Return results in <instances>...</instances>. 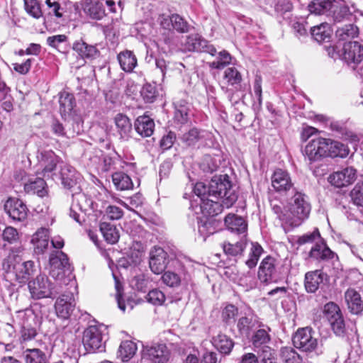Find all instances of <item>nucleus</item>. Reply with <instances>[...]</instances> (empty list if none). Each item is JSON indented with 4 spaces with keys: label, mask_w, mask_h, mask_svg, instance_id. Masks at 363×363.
Listing matches in <instances>:
<instances>
[{
    "label": "nucleus",
    "mask_w": 363,
    "mask_h": 363,
    "mask_svg": "<svg viewBox=\"0 0 363 363\" xmlns=\"http://www.w3.org/2000/svg\"><path fill=\"white\" fill-rule=\"evenodd\" d=\"M223 79L226 81L228 85L235 86L241 83L242 77L236 67H230L225 69Z\"/></svg>",
    "instance_id": "obj_48"
},
{
    "label": "nucleus",
    "mask_w": 363,
    "mask_h": 363,
    "mask_svg": "<svg viewBox=\"0 0 363 363\" xmlns=\"http://www.w3.org/2000/svg\"><path fill=\"white\" fill-rule=\"evenodd\" d=\"M238 314V309L233 305L226 306L222 311V320L226 324L235 322V318Z\"/></svg>",
    "instance_id": "obj_58"
},
{
    "label": "nucleus",
    "mask_w": 363,
    "mask_h": 363,
    "mask_svg": "<svg viewBox=\"0 0 363 363\" xmlns=\"http://www.w3.org/2000/svg\"><path fill=\"white\" fill-rule=\"evenodd\" d=\"M320 236L319 230L318 228H315L311 233H307L298 238L297 242L299 245H304L306 243H311L315 241L317 238H319Z\"/></svg>",
    "instance_id": "obj_63"
},
{
    "label": "nucleus",
    "mask_w": 363,
    "mask_h": 363,
    "mask_svg": "<svg viewBox=\"0 0 363 363\" xmlns=\"http://www.w3.org/2000/svg\"><path fill=\"white\" fill-rule=\"evenodd\" d=\"M146 298L149 303L157 306L162 305L166 299L164 293L157 289L150 291Z\"/></svg>",
    "instance_id": "obj_57"
},
{
    "label": "nucleus",
    "mask_w": 363,
    "mask_h": 363,
    "mask_svg": "<svg viewBox=\"0 0 363 363\" xmlns=\"http://www.w3.org/2000/svg\"><path fill=\"white\" fill-rule=\"evenodd\" d=\"M279 356L285 363H302L301 357L291 347H281Z\"/></svg>",
    "instance_id": "obj_47"
},
{
    "label": "nucleus",
    "mask_w": 363,
    "mask_h": 363,
    "mask_svg": "<svg viewBox=\"0 0 363 363\" xmlns=\"http://www.w3.org/2000/svg\"><path fill=\"white\" fill-rule=\"evenodd\" d=\"M262 252L263 248L259 243L251 242L248 258L245 260V264L249 269H253L256 267Z\"/></svg>",
    "instance_id": "obj_46"
},
{
    "label": "nucleus",
    "mask_w": 363,
    "mask_h": 363,
    "mask_svg": "<svg viewBox=\"0 0 363 363\" xmlns=\"http://www.w3.org/2000/svg\"><path fill=\"white\" fill-rule=\"evenodd\" d=\"M59 103L62 116L66 118L69 116L75 105L74 96L69 93H63L60 96Z\"/></svg>",
    "instance_id": "obj_41"
},
{
    "label": "nucleus",
    "mask_w": 363,
    "mask_h": 363,
    "mask_svg": "<svg viewBox=\"0 0 363 363\" xmlns=\"http://www.w3.org/2000/svg\"><path fill=\"white\" fill-rule=\"evenodd\" d=\"M255 324L252 317L243 316L238 319L237 328L242 335H249Z\"/></svg>",
    "instance_id": "obj_53"
},
{
    "label": "nucleus",
    "mask_w": 363,
    "mask_h": 363,
    "mask_svg": "<svg viewBox=\"0 0 363 363\" xmlns=\"http://www.w3.org/2000/svg\"><path fill=\"white\" fill-rule=\"evenodd\" d=\"M200 207L204 215L213 217L220 213L223 208H225V206L224 205L223 200H221V202H219L206 198L201 199Z\"/></svg>",
    "instance_id": "obj_27"
},
{
    "label": "nucleus",
    "mask_w": 363,
    "mask_h": 363,
    "mask_svg": "<svg viewBox=\"0 0 363 363\" xmlns=\"http://www.w3.org/2000/svg\"><path fill=\"white\" fill-rule=\"evenodd\" d=\"M357 178V169L353 167H347L330 174L328 177V181L333 186L341 188L352 184Z\"/></svg>",
    "instance_id": "obj_13"
},
{
    "label": "nucleus",
    "mask_w": 363,
    "mask_h": 363,
    "mask_svg": "<svg viewBox=\"0 0 363 363\" xmlns=\"http://www.w3.org/2000/svg\"><path fill=\"white\" fill-rule=\"evenodd\" d=\"M118 60L121 69L126 72H130L137 65V58L133 52L125 50L118 55Z\"/></svg>",
    "instance_id": "obj_32"
},
{
    "label": "nucleus",
    "mask_w": 363,
    "mask_h": 363,
    "mask_svg": "<svg viewBox=\"0 0 363 363\" xmlns=\"http://www.w3.org/2000/svg\"><path fill=\"white\" fill-rule=\"evenodd\" d=\"M202 138L201 132L197 128H191L182 137V140L188 146L195 145Z\"/></svg>",
    "instance_id": "obj_52"
},
{
    "label": "nucleus",
    "mask_w": 363,
    "mask_h": 363,
    "mask_svg": "<svg viewBox=\"0 0 363 363\" xmlns=\"http://www.w3.org/2000/svg\"><path fill=\"white\" fill-rule=\"evenodd\" d=\"M36 315L33 313L27 315L21 330V343L30 341L36 337Z\"/></svg>",
    "instance_id": "obj_22"
},
{
    "label": "nucleus",
    "mask_w": 363,
    "mask_h": 363,
    "mask_svg": "<svg viewBox=\"0 0 363 363\" xmlns=\"http://www.w3.org/2000/svg\"><path fill=\"white\" fill-rule=\"evenodd\" d=\"M4 210L13 220H23L27 217L28 208L25 203L18 199H9L4 204Z\"/></svg>",
    "instance_id": "obj_17"
},
{
    "label": "nucleus",
    "mask_w": 363,
    "mask_h": 363,
    "mask_svg": "<svg viewBox=\"0 0 363 363\" xmlns=\"http://www.w3.org/2000/svg\"><path fill=\"white\" fill-rule=\"evenodd\" d=\"M272 185L276 191L284 193L292 189L294 184L289 174L286 171L278 169L272 176Z\"/></svg>",
    "instance_id": "obj_18"
},
{
    "label": "nucleus",
    "mask_w": 363,
    "mask_h": 363,
    "mask_svg": "<svg viewBox=\"0 0 363 363\" xmlns=\"http://www.w3.org/2000/svg\"><path fill=\"white\" fill-rule=\"evenodd\" d=\"M8 270L12 267L13 272L19 283H26L35 272L33 261H24L18 255H9L8 258Z\"/></svg>",
    "instance_id": "obj_4"
},
{
    "label": "nucleus",
    "mask_w": 363,
    "mask_h": 363,
    "mask_svg": "<svg viewBox=\"0 0 363 363\" xmlns=\"http://www.w3.org/2000/svg\"><path fill=\"white\" fill-rule=\"evenodd\" d=\"M155 128L154 121L148 116H138L135 122V129L142 137H150L152 135Z\"/></svg>",
    "instance_id": "obj_25"
},
{
    "label": "nucleus",
    "mask_w": 363,
    "mask_h": 363,
    "mask_svg": "<svg viewBox=\"0 0 363 363\" xmlns=\"http://www.w3.org/2000/svg\"><path fill=\"white\" fill-rule=\"evenodd\" d=\"M358 35L359 28L353 24H348L339 28L335 33L339 43H341V42L347 43L352 41V40L357 38Z\"/></svg>",
    "instance_id": "obj_30"
},
{
    "label": "nucleus",
    "mask_w": 363,
    "mask_h": 363,
    "mask_svg": "<svg viewBox=\"0 0 363 363\" xmlns=\"http://www.w3.org/2000/svg\"><path fill=\"white\" fill-rule=\"evenodd\" d=\"M172 29L175 30L179 33H188L190 29L189 23L179 14H172Z\"/></svg>",
    "instance_id": "obj_51"
},
{
    "label": "nucleus",
    "mask_w": 363,
    "mask_h": 363,
    "mask_svg": "<svg viewBox=\"0 0 363 363\" xmlns=\"http://www.w3.org/2000/svg\"><path fill=\"white\" fill-rule=\"evenodd\" d=\"M147 279L144 274H139L135 276L131 281L133 287L138 291H144L147 286Z\"/></svg>",
    "instance_id": "obj_64"
},
{
    "label": "nucleus",
    "mask_w": 363,
    "mask_h": 363,
    "mask_svg": "<svg viewBox=\"0 0 363 363\" xmlns=\"http://www.w3.org/2000/svg\"><path fill=\"white\" fill-rule=\"evenodd\" d=\"M328 155H327V157H345L348 155L349 149L345 144L339 141L332 140L330 139H328Z\"/></svg>",
    "instance_id": "obj_39"
},
{
    "label": "nucleus",
    "mask_w": 363,
    "mask_h": 363,
    "mask_svg": "<svg viewBox=\"0 0 363 363\" xmlns=\"http://www.w3.org/2000/svg\"><path fill=\"white\" fill-rule=\"evenodd\" d=\"M353 203L357 206H363V183H357L350 193Z\"/></svg>",
    "instance_id": "obj_56"
},
{
    "label": "nucleus",
    "mask_w": 363,
    "mask_h": 363,
    "mask_svg": "<svg viewBox=\"0 0 363 363\" xmlns=\"http://www.w3.org/2000/svg\"><path fill=\"white\" fill-rule=\"evenodd\" d=\"M85 10L91 18L100 20L105 16V9L103 4L100 1L91 2L87 4Z\"/></svg>",
    "instance_id": "obj_50"
},
{
    "label": "nucleus",
    "mask_w": 363,
    "mask_h": 363,
    "mask_svg": "<svg viewBox=\"0 0 363 363\" xmlns=\"http://www.w3.org/2000/svg\"><path fill=\"white\" fill-rule=\"evenodd\" d=\"M345 298L351 313L359 314L363 310L360 294L354 289H347L345 294Z\"/></svg>",
    "instance_id": "obj_26"
},
{
    "label": "nucleus",
    "mask_w": 363,
    "mask_h": 363,
    "mask_svg": "<svg viewBox=\"0 0 363 363\" xmlns=\"http://www.w3.org/2000/svg\"><path fill=\"white\" fill-rule=\"evenodd\" d=\"M182 45L186 51L203 52L212 56L216 53V48L199 34H191L186 36Z\"/></svg>",
    "instance_id": "obj_10"
},
{
    "label": "nucleus",
    "mask_w": 363,
    "mask_h": 363,
    "mask_svg": "<svg viewBox=\"0 0 363 363\" xmlns=\"http://www.w3.org/2000/svg\"><path fill=\"white\" fill-rule=\"evenodd\" d=\"M333 2L335 0H312L308 5V10L311 13L325 14L332 9Z\"/></svg>",
    "instance_id": "obj_44"
},
{
    "label": "nucleus",
    "mask_w": 363,
    "mask_h": 363,
    "mask_svg": "<svg viewBox=\"0 0 363 363\" xmlns=\"http://www.w3.org/2000/svg\"><path fill=\"white\" fill-rule=\"evenodd\" d=\"M341 60L353 69L363 61V45L357 41L343 43Z\"/></svg>",
    "instance_id": "obj_6"
},
{
    "label": "nucleus",
    "mask_w": 363,
    "mask_h": 363,
    "mask_svg": "<svg viewBox=\"0 0 363 363\" xmlns=\"http://www.w3.org/2000/svg\"><path fill=\"white\" fill-rule=\"evenodd\" d=\"M247 240L241 239L235 244L230 242H224L223 249L225 255L228 257H236L240 256L246 248Z\"/></svg>",
    "instance_id": "obj_43"
},
{
    "label": "nucleus",
    "mask_w": 363,
    "mask_h": 363,
    "mask_svg": "<svg viewBox=\"0 0 363 363\" xmlns=\"http://www.w3.org/2000/svg\"><path fill=\"white\" fill-rule=\"evenodd\" d=\"M257 276L261 282H277L280 279L277 260L271 256L264 258L259 267Z\"/></svg>",
    "instance_id": "obj_8"
},
{
    "label": "nucleus",
    "mask_w": 363,
    "mask_h": 363,
    "mask_svg": "<svg viewBox=\"0 0 363 363\" xmlns=\"http://www.w3.org/2000/svg\"><path fill=\"white\" fill-rule=\"evenodd\" d=\"M208 196L223 200L225 208H229L237 201V195L227 174L215 176L208 183Z\"/></svg>",
    "instance_id": "obj_2"
},
{
    "label": "nucleus",
    "mask_w": 363,
    "mask_h": 363,
    "mask_svg": "<svg viewBox=\"0 0 363 363\" xmlns=\"http://www.w3.org/2000/svg\"><path fill=\"white\" fill-rule=\"evenodd\" d=\"M115 279V288L116 290V298L118 303V308L122 311H125V304L123 299V286L119 280L113 275Z\"/></svg>",
    "instance_id": "obj_62"
},
{
    "label": "nucleus",
    "mask_w": 363,
    "mask_h": 363,
    "mask_svg": "<svg viewBox=\"0 0 363 363\" xmlns=\"http://www.w3.org/2000/svg\"><path fill=\"white\" fill-rule=\"evenodd\" d=\"M167 253L160 247L155 246L150 252L149 265L151 271L156 274L162 273L167 267Z\"/></svg>",
    "instance_id": "obj_14"
},
{
    "label": "nucleus",
    "mask_w": 363,
    "mask_h": 363,
    "mask_svg": "<svg viewBox=\"0 0 363 363\" xmlns=\"http://www.w3.org/2000/svg\"><path fill=\"white\" fill-rule=\"evenodd\" d=\"M224 222L226 228L233 233L243 234L247 232V223L241 216L229 213L225 216Z\"/></svg>",
    "instance_id": "obj_24"
},
{
    "label": "nucleus",
    "mask_w": 363,
    "mask_h": 363,
    "mask_svg": "<svg viewBox=\"0 0 363 363\" xmlns=\"http://www.w3.org/2000/svg\"><path fill=\"white\" fill-rule=\"evenodd\" d=\"M39 165L43 169V176L52 172L59 162V157L52 150H41L37 155Z\"/></svg>",
    "instance_id": "obj_19"
},
{
    "label": "nucleus",
    "mask_w": 363,
    "mask_h": 363,
    "mask_svg": "<svg viewBox=\"0 0 363 363\" xmlns=\"http://www.w3.org/2000/svg\"><path fill=\"white\" fill-rule=\"evenodd\" d=\"M310 212L311 205L308 197L301 192H296L291 201L284 207V213L281 214L280 220L285 229L294 228L301 225L308 218Z\"/></svg>",
    "instance_id": "obj_1"
},
{
    "label": "nucleus",
    "mask_w": 363,
    "mask_h": 363,
    "mask_svg": "<svg viewBox=\"0 0 363 363\" xmlns=\"http://www.w3.org/2000/svg\"><path fill=\"white\" fill-rule=\"evenodd\" d=\"M324 314L334 333L337 335L343 334L345 325L339 306L333 302L326 303Z\"/></svg>",
    "instance_id": "obj_9"
},
{
    "label": "nucleus",
    "mask_w": 363,
    "mask_h": 363,
    "mask_svg": "<svg viewBox=\"0 0 363 363\" xmlns=\"http://www.w3.org/2000/svg\"><path fill=\"white\" fill-rule=\"evenodd\" d=\"M50 274L56 279H60L65 275V272L70 271V265L66 254L62 251H55L50 254Z\"/></svg>",
    "instance_id": "obj_12"
},
{
    "label": "nucleus",
    "mask_w": 363,
    "mask_h": 363,
    "mask_svg": "<svg viewBox=\"0 0 363 363\" xmlns=\"http://www.w3.org/2000/svg\"><path fill=\"white\" fill-rule=\"evenodd\" d=\"M62 183L67 189H72L76 186L75 169L67 164L64 165L60 171Z\"/></svg>",
    "instance_id": "obj_45"
},
{
    "label": "nucleus",
    "mask_w": 363,
    "mask_h": 363,
    "mask_svg": "<svg viewBox=\"0 0 363 363\" xmlns=\"http://www.w3.org/2000/svg\"><path fill=\"white\" fill-rule=\"evenodd\" d=\"M73 50L82 57L87 59L95 58L99 53L95 46L88 45L82 40L75 42L73 45Z\"/></svg>",
    "instance_id": "obj_36"
},
{
    "label": "nucleus",
    "mask_w": 363,
    "mask_h": 363,
    "mask_svg": "<svg viewBox=\"0 0 363 363\" xmlns=\"http://www.w3.org/2000/svg\"><path fill=\"white\" fill-rule=\"evenodd\" d=\"M271 337L268 331L265 329H259L252 338V344L257 347L270 342Z\"/></svg>",
    "instance_id": "obj_55"
},
{
    "label": "nucleus",
    "mask_w": 363,
    "mask_h": 363,
    "mask_svg": "<svg viewBox=\"0 0 363 363\" xmlns=\"http://www.w3.org/2000/svg\"><path fill=\"white\" fill-rule=\"evenodd\" d=\"M326 14H332L335 22L352 21L355 19V16L347 5L338 4L335 1L332 9Z\"/></svg>",
    "instance_id": "obj_21"
},
{
    "label": "nucleus",
    "mask_w": 363,
    "mask_h": 363,
    "mask_svg": "<svg viewBox=\"0 0 363 363\" xmlns=\"http://www.w3.org/2000/svg\"><path fill=\"white\" fill-rule=\"evenodd\" d=\"M114 122L121 138H128L132 130V124L129 118L123 113H118L115 116Z\"/></svg>",
    "instance_id": "obj_38"
},
{
    "label": "nucleus",
    "mask_w": 363,
    "mask_h": 363,
    "mask_svg": "<svg viewBox=\"0 0 363 363\" xmlns=\"http://www.w3.org/2000/svg\"><path fill=\"white\" fill-rule=\"evenodd\" d=\"M30 297L33 299L54 298L60 292L59 287L45 274H39L28 282Z\"/></svg>",
    "instance_id": "obj_3"
},
{
    "label": "nucleus",
    "mask_w": 363,
    "mask_h": 363,
    "mask_svg": "<svg viewBox=\"0 0 363 363\" xmlns=\"http://www.w3.org/2000/svg\"><path fill=\"white\" fill-rule=\"evenodd\" d=\"M112 182L118 191L130 190L133 187L131 178L125 172H116L112 174Z\"/></svg>",
    "instance_id": "obj_35"
},
{
    "label": "nucleus",
    "mask_w": 363,
    "mask_h": 363,
    "mask_svg": "<svg viewBox=\"0 0 363 363\" xmlns=\"http://www.w3.org/2000/svg\"><path fill=\"white\" fill-rule=\"evenodd\" d=\"M294 347L301 351L311 352L318 346L317 338L314 337V331L311 328L306 327L297 330L293 337Z\"/></svg>",
    "instance_id": "obj_7"
},
{
    "label": "nucleus",
    "mask_w": 363,
    "mask_h": 363,
    "mask_svg": "<svg viewBox=\"0 0 363 363\" xmlns=\"http://www.w3.org/2000/svg\"><path fill=\"white\" fill-rule=\"evenodd\" d=\"M74 307V299L69 294H62L57 299L55 304L56 313L62 318H67L73 312Z\"/></svg>",
    "instance_id": "obj_20"
},
{
    "label": "nucleus",
    "mask_w": 363,
    "mask_h": 363,
    "mask_svg": "<svg viewBox=\"0 0 363 363\" xmlns=\"http://www.w3.org/2000/svg\"><path fill=\"white\" fill-rule=\"evenodd\" d=\"M213 344L220 354L228 355L231 352L235 342L228 335L219 333L213 337Z\"/></svg>",
    "instance_id": "obj_28"
},
{
    "label": "nucleus",
    "mask_w": 363,
    "mask_h": 363,
    "mask_svg": "<svg viewBox=\"0 0 363 363\" xmlns=\"http://www.w3.org/2000/svg\"><path fill=\"white\" fill-rule=\"evenodd\" d=\"M313 38L319 43L328 41L331 37L332 30L328 23H323L311 28Z\"/></svg>",
    "instance_id": "obj_34"
},
{
    "label": "nucleus",
    "mask_w": 363,
    "mask_h": 363,
    "mask_svg": "<svg viewBox=\"0 0 363 363\" xmlns=\"http://www.w3.org/2000/svg\"><path fill=\"white\" fill-rule=\"evenodd\" d=\"M309 257L319 261L328 260L333 258L334 252L324 243L315 244L311 248Z\"/></svg>",
    "instance_id": "obj_37"
},
{
    "label": "nucleus",
    "mask_w": 363,
    "mask_h": 363,
    "mask_svg": "<svg viewBox=\"0 0 363 363\" xmlns=\"http://www.w3.org/2000/svg\"><path fill=\"white\" fill-rule=\"evenodd\" d=\"M49 230L48 228H41L33 234L31 242L34 246L36 254H43L49 246Z\"/></svg>",
    "instance_id": "obj_23"
},
{
    "label": "nucleus",
    "mask_w": 363,
    "mask_h": 363,
    "mask_svg": "<svg viewBox=\"0 0 363 363\" xmlns=\"http://www.w3.org/2000/svg\"><path fill=\"white\" fill-rule=\"evenodd\" d=\"M23 1L25 9L29 15L37 19L42 16L43 12L37 0H23Z\"/></svg>",
    "instance_id": "obj_54"
},
{
    "label": "nucleus",
    "mask_w": 363,
    "mask_h": 363,
    "mask_svg": "<svg viewBox=\"0 0 363 363\" xmlns=\"http://www.w3.org/2000/svg\"><path fill=\"white\" fill-rule=\"evenodd\" d=\"M77 189L79 190V194H77L76 197L77 203H76L75 202H74L73 204L72 205L70 208L69 216L77 223L82 224V221L84 220V219H81V214L80 213L77 212L76 208H79V211L82 213L86 211V199L84 194L80 193V187L79 186L77 187Z\"/></svg>",
    "instance_id": "obj_31"
},
{
    "label": "nucleus",
    "mask_w": 363,
    "mask_h": 363,
    "mask_svg": "<svg viewBox=\"0 0 363 363\" xmlns=\"http://www.w3.org/2000/svg\"><path fill=\"white\" fill-rule=\"evenodd\" d=\"M156 88L151 84H145L141 91V94L144 100L147 103H151L156 98Z\"/></svg>",
    "instance_id": "obj_61"
},
{
    "label": "nucleus",
    "mask_w": 363,
    "mask_h": 363,
    "mask_svg": "<svg viewBox=\"0 0 363 363\" xmlns=\"http://www.w3.org/2000/svg\"><path fill=\"white\" fill-rule=\"evenodd\" d=\"M232 57L226 50H222L218 53L216 60L208 62V66L211 69H222L231 63Z\"/></svg>",
    "instance_id": "obj_49"
},
{
    "label": "nucleus",
    "mask_w": 363,
    "mask_h": 363,
    "mask_svg": "<svg viewBox=\"0 0 363 363\" xmlns=\"http://www.w3.org/2000/svg\"><path fill=\"white\" fill-rule=\"evenodd\" d=\"M100 231L104 239L110 244H115L119 239V232L114 225L107 222L100 223Z\"/></svg>",
    "instance_id": "obj_40"
},
{
    "label": "nucleus",
    "mask_w": 363,
    "mask_h": 363,
    "mask_svg": "<svg viewBox=\"0 0 363 363\" xmlns=\"http://www.w3.org/2000/svg\"><path fill=\"white\" fill-rule=\"evenodd\" d=\"M82 343L87 352H101L105 348L101 327L90 325L83 333Z\"/></svg>",
    "instance_id": "obj_5"
},
{
    "label": "nucleus",
    "mask_w": 363,
    "mask_h": 363,
    "mask_svg": "<svg viewBox=\"0 0 363 363\" xmlns=\"http://www.w3.org/2000/svg\"><path fill=\"white\" fill-rule=\"evenodd\" d=\"M328 281L327 274L317 269L305 274L304 286L308 293H315L322 285Z\"/></svg>",
    "instance_id": "obj_16"
},
{
    "label": "nucleus",
    "mask_w": 363,
    "mask_h": 363,
    "mask_svg": "<svg viewBox=\"0 0 363 363\" xmlns=\"http://www.w3.org/2000/svg\"><path fill=\"white\" fill-rule=\"evenodd\" d=\"M46 186L43 179L36 178L26 183L24 190L28 194H36L40 197H44L48 194Z\"/></svg>",
    "instance_id": "obj_29"
},
{
    "label": "nucleus",
    "mask_w": 363,
    "mask_h": 363,
    "mask_svg": "<svg viewBox=\"0 0 363 363\" xmlns=\"http://www.w3.org/2000/svg\"><path fill=\"white\" fill-rule=\"evenodd\" d=\"M162 282L169 287H177L180 285L181 278L175 272L167 271L162 276Z\"/></svg>",
    "instance_id": "obj_59"
},
{
    "label": "nucleus",
    "mask_w": 363,
    "mask_h": 363,
    "mask_svg": "<svg viewBox=\"0 0 363 363\" xmlns=\"http://www.w3.org/2000/svg\"><path fill=\"white\" fill-rule=\"evenodd\" d=\"M145 357L152 363H166L170 352L164 343H155L145 349Z\"/></svg>",
    "instance_id": "obj_15"
},
{
    "label": "nucleus",
    "mask_w": 363,
    "mask_h": 363,
    "mask_svg": "<svg viewBox=\"0 0 363 363\" xmlns=\"http://www.w3.org/2000/svg\"><path fill=\"white\" fill-rule=\"evenodd\" d=\"M328 140L326 138H317L311 140L305 147L303 155L310 162H315L328 155Z\"/></svg>",
    "instance_id": "obj_11"
},
{
    "label": "nucleus",
    "mask_w": 363,
    "mask_h": 363,
    "mask_svg": "<svg viewBox=\"0 0 363 363\" xmlns=\"http://www.w3.org/2000/svg\"><path fill=\"white\" fill-rule=\"evenodd\" d=\"M25 363H47L45 353L37 347L27 348L23 352Z\"/></svg>",
    "instance_id": "obj_33"
},
{
    "label": "nucleus",
    "mask_w": 363,
    "mask_h": 363,
    "mask_svg": "<svg viewBox=\"0 0 363 363\" xmlns=\"http://www.w3.org/2000/svg\"><path fill=\"white\" fill-rule=\"evenodd\" d=\"M137 345L130 340L123 341L118 351V356L123 362L129 361L135 354Z\"/></svg>",
    "instance_id": "obj_42"
},
{
    "label": "nucleus",
    "mask_w": 363,
    "mask_h": 363,
    "mask_svg": "<svg viewBox=\"0 0 363 363\" xmlns=\"http://www.w3.org/2000/svg\"><path fill=\"white\" fill-rule=\"evenodd\" d=\"M2 238L10 244H14L18 241L19 235L16 228L9 226L4 230Z\"/></svg>",
    "instance_id": "obj_60"
}]
</instances>
